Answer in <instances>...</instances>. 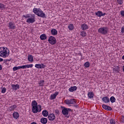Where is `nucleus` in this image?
<instances>
[{"mask_svg": "<svg viewBox=\"0 0 124 124\" xmlns=\"http://www.w3.org/2000/svg\"><path fill=\"white\" fill-rule=\"evenodd\" d=\"M31 105L32 107V112H33V113H34V114H36L37 112H41V105H39L38 107L37 102H36V101L35 100L32 101Z\"/></svg>", "mask_w": 124, "mask_h": 124, "instance_id": "f257e3e1", "label": "nucleus"}, {"mask_svg": "<svg viewBox=\"0 0 124 124\" xmlns=\"http://www.w3.org/2000/svg\"><path fill=\"white\" fill-rule=\"evenodd\" d=\"M33 12L38 16V17H41V18H46V15L44 13L41 9L38 8H34L33 9Z\"/></svg>", "mask_w": 124, "mask_h": 124, "instance_id": "f03ea898", "label": "nucleus"}, {"mask_svg": "<svg viewBox=\"0 0 124 124\" xmlns=\"http://www.w3.org/2000/svg\"><path fill=\"white\" fill-rule=\"evenodd\" d=\"M9 56V50L7 47H0V57L2 58H7Z\"/></svg>", "mask_w": 124, "mask_h": 124, "instance_id": "7ed1b4c3", "label": "nucleus"}, {"mask_svg": "<svg viewBox=\"0 0 124 124\" xmlns=\"http://www.w3.org/2000/svg\"><path fill=\"white\" fill-rule=\"evenodd\" d=\"M109 31V28L107 27H101L98 29V32L101 34H107Z\"/></svg>", "mask_w": 124, "mask_h": 124, "instance_id": "20e7f679", "label": "nucleus"}, {"mask_svg": "<svg viewBox=\"0 0 124 124\" xmlns=\"http://www.w3.org/2000/svg\"><path fill=\"white\" fill-rule=\"evenodd\" d=\"M61 108H62L63 109H62V114L64 115H68L69 112H71V108H66L64 107H61Z\"/></svg>", "mask_w": 124, "mask_h": 124, "instance_id": "39448f33", "label": "nucleus"}, {"mask_svg": "<svg viewBox=\"0 0 124 124\" xmlns=\"http://www.w3.org/2000/svg\"><path fill=\"white\" fill-rule=\"evenodd\" d=\"M48 41L51 45H55L57 43V40L54 36H50L48 38Z\"/></svg>", "mask_w": 124, "mask_h": 124, "instance_id": "423d86ee", "label": "nucleus"}, {"mask_svg": "<svg viewBox=\"0 0 124 124\" xmlns=\"http://www.w3.org/2000/svg\"><path fill=\"white\" fill-rule=\"evenodd\" d=\"M64 102L67 105H69V104H76L75 99H71L70 100L67 99L64 101Z\"/></svg>", "mask_w": 124, "mask_h": 124, "instance_id": "0eeeda50", "label": "nucleus"}, {"mask_svg": "<svg viewBox=\"0 0 124 124\" xmlns=\"http://www.w3.org/2000/svg\"><path fill=\"white\" fill-rule=\"evenodd\" d=\"M48 118L49 121H54L56 119V116L54 113H50L48 116Z\"/></svg>", "mask_w": 124, "mask_h": 124, "instance_id": "6e6552de", "label": "nucleus"}, {"mask_svg": "<svg viewBox=\"0 0 124 124\" xmlns=\"http://www.w3.org/2000/svg\"><path fill=\"white\" fill-rule=\"evenodd\" d=\"M106 14L102 13V12L100 11H98L97 12L95 13V16H97V17H102V16H105Z\"/></svg>", "mask_w": 124, "mask_h": 124, "instance_id": "1a4fd4ad", "label": "nucleus"}, {"mask_svg": "<svg viewBox=\"0 0 124 124\" xmlns=\"http://www.w3.org/2000/svg\"><path fill=\"white\" fill-rule=\"evenodd\" d=\"M8 27L11 30H15L16 26H15V24H14V22H11L9 23Z\"/></svg>", "mask_w": 124, "mask_h": 124, "instance_id": "9d476101", "label": "nucleus"}, {"mask_svg": "<svg viewBox=\"0 0 124 124\" xmlns=\"http://www.w3.org/2000/svg\"><path fill=\"white\" fill-rule=\"evenodd\" d=\"M11 87L14 91H17L18 89H20V85L19 84H12Z\"/></svg>", "mask_w": 124, "mask_h": 124, "instance_id": "9b49d317", "label": "nucleus"}, {"mask_svg": "<svg viewBox=\"0 0 124 124\" xmlns=\"http://www.w3.org/2000/svg\"><path fill=\"white\" fill-rule=\"evenodd\" d=\"M102 100L105 102V103H108L110 102V99L107 96H104L102 98Z\"/></svg>", "mask_w": 124, "mask_h": 124, "instance_id": "f8f14e48", "label": "nucleus"}, {"mask_svg": "<svg viewBox=\"0 0 124 124\" xmlns=\"http://www.w3.org/2000/svg\"><path fill=\"white\" fill-rule=\"evenodd\" d=\"M102 107L103 109H105V110H107V111H111L112 110V108H111L109 106H108L106 105H103Z\"/></svg>", "mask_w": 124, "mask_h": 124, "instance_id": "ddd939ff", "label": "nucleus"}, {"mask_svg": "<svg viewBox=\"0 0 124 124\" xmlns=\"http://www.w3.org/2000/svg\"><path fill=\"white\" fill-rule=\"evenodd\" d=\"M81 29L82 31H86L89 29V27L87 26L86 23L81 24Z\"/></svg>", "mask_w": 124, "mask_h": 124, "instance_id": "4468645a", "label": "nucleus"}, {"mask_svg": "<svg viewBox=\"0 0 124 124\" xmlns=\"http://www.w3.org/2000/svg\"><path fill=\"white\" fill-rule=\"evenodd\" d=\"M26 22L29 23V24H33L35 22V19L32 18H28Z\"/></svg>", "mask_w": 124, "mask_h": 124, "instance_id": "2eb2a0df", "label": "nucleus"}, {"mask_svg": "<svg viewBox=\"0 0 124 124\" xmlns=\"http://www.w3.org/2000/svg\"><path fill=\"white\" fill-rule=\"evenodd\" d=\"M58 94H59V92H56L54 94H51L50 96V99H51V100H53V99H55L57 97V95H58Z\"/></svg>", "mask_w": 124, "mask_h": 124, "instance_id": "dca6fc26", "label": "nucleus"}, {"mask_svg": "<svg viewBox=\"0 0 124 124\" xmlns=\"http://www.w3.org/2000/svg\"><path fill=\"white\" fill-rule=\"evenodd\" d=\"M41 124H46L48 122V120L46 118H42L40 120Z\"/></svg>", "mask_w": 124, "mask_h": 124, "instance_id": "f3484780", "label": "nucleus"}, {"mask_svg": "<svg viewBox=\"0 0 124 124\" xmlns=\"http://www.w3.org/2000/svg\"><path fill=\"white\" fill-rule=\"evenodd\" d=\"M77 90V87L75 86H72L69 89V92L71 93H73V92H75Z\"/></svg>", "mask_w": 124, "mask_h": 124, "instance_id": "a211bd4d", "label": "nucleus"}, {"mask_svg": "<svg viewBox=\"0 0 124 124\" xmlns=\"http://www.w3.org/2000/svg\"><path fill=\"white\" fill-rule=\"evenodd\" d=\"M16 108H17V106L14 105L12 106L9 108V111H10V112L14 111V110H15V109H16Z\"/></svg>", "mask_w": 124, "mask_h": 124, "instance_id": "6ab92c4d", "label": "nucleus"}, {"mask_svg": "<svg viewBox=\"0 0 124 124\" xmlns=\"http://www.w3.org/2000/svg\"><path fill=\"white\" fill-rule=\"evenodd\" d=\"M51 33L52 35H57V34H58V31L56 29H53L51 31Z\"/></svg>", "mask_w": 124, "mask_h": 124, "instance_id": "aec40b11", "label": "nucleus"}, {"mask_svg": "<svg viewBox=\"0 0 124 124\" xmlns=\"http://www.w3.org/2000/svg\"><path fill=\"white\" fill-rule=\"evenodd\" d=\"M40 38L41 40H45L47 39V36L45 34H42L40 35Z\"/></svg>", "mask_w": 124, "mask_h": 124, "instance_id": "412c9836", "label": "nucleus"}, {"mask_svg": "<svg viewBox=\"0 0 124 124\" xmlns=\"http://www.w3.org/2000/svg\"><path fill=\"white\" fill-rule=\"evenodd\" d=\"M42 115L44 116V117H48L49 113L46 110H44L42 112Z\"/></svg>", "mask_w": 124, "mask_h": 124, "instance_id": "4be33fe9", "label": "nucleus"}, {"mask_svg": "<svg viewBox=\"0 0 124 124\" xmlns=\"http://www.w3.org/2000/svg\"><path fill=\"white\" fill-rule=\"evenodd\" d=\"M19 113L18 112H14L13 113V117L15 119H18L19 118Z\"/></svg>", "mask_w": 124, "mask_h": 124, "instance_id": "5701e85b", "label": "nucleus"}, {"mask_svg": "<svg viewBox=\"0 0 124 124\" xmlns=\"http://www.w3.org/2000/svg\"><path fill=\"white\" fill-rule=\"evenodd\" d=\"M88 95L89 98H93V95L94 94H93V92H89Z\"/></svg>", "mask_w": 124, "mask_h": 124, "instance_id": "b1692460", "label": "nucleus"}, {"mask_svg": "<svg viewBox=\"0 0 124 124\" xmlns=\"http://www.w3.org/2000/svg\"><path fill=\"white\" fill-rule=\"evenodd\" d=\"M84 65L86 68H88V67H90L91 64L90 62H87L84 63Z\"/></svg>", "mask_w": 124, "mask_h": 124, "instance_id": "393cba45", "label": "nucleus"}, {"mask_svg": "<svg viewBox=\"0 0 124 124\" xmlns=\"http://www.w3.org/2000/svg\"><path fill=\"white\" fill-rule=\"evenodd\" d=\"M110 101L111 103H114V102H115L116 101V98H115V97L112 96L110 98Z\"/></svg>", "mask_w": 124, "mask_h": 124, "instance_id": "a878e982", "label": "nucleus"}, {"mask_svg": "<svg viewBox=\"0 0 124 124\" xmlns=\"http://www.w3.org/2000/svg\"><path fill=\"white\" fill-rule=\"evenodd\" d=\"M80 35L82 36V37H85L87 35V32L86 31H82L80 32Z\"/></svg>", "mask_w": 124, "mask_h": 124, "instance_id": "bb28decb", "label": "nucleus"}, {"mask_svg": "<svg viewBox=\"0 0 124 124\" xmlns=\"http://www.w3.org/2000/svg\"><path fill=\"white\" fill-rule=\"evenodd\" d=\"M28 61H29V62H33V57L32 55L28 56Z\"/></svg>", "mask_w": 124, "mask_h": 124, "instance_id": "cd10ccee", "label": "nucleus"}, {"mask_svg": "<svg viewBox=\"0 0 124 124\" xmlns=\"http://www.w3.org/2000/svg\"><path fill=\"white\" fill-rule=\"evenodd\" d=\"M0 9L3 10V9H5V5L0 3Z\"/></svg>", "mask_w": 124, "mask_h": 124, "instance_id": "c85d7f7f", "label": "nucleus"}, {"mask_svg": "<svg viewBox=\"0 0 124 124\" xmlns=\"http://www.w3.org/2000/svg\"><path fill=\"white\" fill-rule=\"evenodd\" d=\"M68 29L70 31H73V30L74 29L73 24H70L68 26Z\"/></svg>", "mask_w": 124, "mask_h": 124, "instance_id": "c756f323", "label": "nucleus"}, {"mask_svg": "<svg viewBox=\"0 0 124 124\" xmlns=\"http://www.w3.org/2000/svg\"><path fill=\"white\" fill-rule=\"evenodd\" d=\"M1 90V93H5V92H6V88L5 87H1L0 88Z\"/></svg>", "mask_w": 124, "mask_h": 124, "instance_id": "7c9ffc66", "label": "nucleus"}, {"mask_svg": "<svg viewBox=\"0 0 124 124\" xmlns=\"http://www.w3.org/2000/svg\"><path fill=\"white\" fill-rule=\"evenodd\" d=\"M18 69H21V66H15L13 67V71H16V70H18Z\"/></svg>", "mask_w": 124, "mask_h": 124, "instance_id": "2f4dec72", "label": "nucleus"}, {"mask_svg": "<svg viewBox=\"0 0 124 124\" xmlns=\"http://www.w3.org/2000/svg\"><path fill=\"white\" fill-rule=\"evenodd\" d=\"M119 69H120V67L117 66L116 68L113 69V71L115 72H119Z\"/></svg>", "mask_w": 124, "mask_h": 124, "instance_id": "473e14b6", "label": "nucleus"}, {"mask_svg": "<svg viewBox=\"0 0 124 124\" xmlns=\"http://www.w3.org/2000/svg\"><path fill=\"white\" fill-rule=\"evenodd\" d=\"M35 67L38 69H41V65L40 64H36L35 65Z\"/></svg>", "mask_w": 124, "mask_h": 124, "instance_id": "72a5a7b5", "label": "nucleus"}, {"mask_svg": "<svg viewBox=\"0 0 124 124\" xmlns=\"http://www.w3.org/2000/svg\"><path fill=\"white\" fill-rule=\"evenodd\" d=\"M117 2L118 4H120V5H122L123 3H124V0H117Z\"/></svg>", "mask_w": 124, "mask_h": 124, "instance_id": "f704fd0d", "label": "nucleus"}, {"mask_svg": "<svg viewBox=\"0 0 124 124\" xmlns=\"http://www.w3.org/2000/svg\"><path fill=\"white\" fill-rule=\"evenodd\" d=\"M44 84V80H40L39 82L40 86H42Z\"/></svg>", "mask_w": 124, "mask_h": 124, "instance_id": "c9c22d12", "label": "nucleus"}, {"mask_svg": "<svg viewBox=\"0 0 124 124\" xmlns=\"http://www.w3.org/2000/svg\"><path fill=\"white\" fill-rule=\"evenodd\" d=\"M20 68H22V69H25V68H28L27 64L22 65V66H20Z\"/></svg>", "mask_w": 124, "mask_h": 124, "instance_id": "e433bc0d", "label": "nucleus"}, {"mask_svg": "<svg viewBox=\"0 0 124 124\" xmlns=\"http://www.w3.org/2000/svg\"><path fill=\"white\" fill-rule=\"evenodd\" d=\"M110 124H116V122L114 120L111 119L110 120Z\"/></svg>", "mask_w": 124, "mask_h": 124, "instance_id": "4c0bfd02", "label": "nucleus"}, {"mask_svg": "<svg viewBox=\"0 0 124 124\" xmlns=\"http://www.w3.org/2000/svg\"><path fill=\"white\" fill-rule=\"evenodd\" d=\"M55 113L59 115H60V110H59L58 109H56L55 110Z\"/></svg>", "mask_w": 124, "mask_h": 124, "instance_id": "58836bf2", "label": "nucleus"}, {"mask_svg": "<svg viewBox=\"0 0 124 124\" xmlns=\"http://www.w3.org/2000/svg\"><path fill=\"white\" fill-rule=\"evenodd\" d=\"M30 17H31V16H30V15H27L26 16H25V15H23V18H30Z\"/></svg>", "mask_w": 124, "mask_h": 124, "instance_id": "ea45409f", "label": "nucleus"}, {"mask_svg": "<svg viewBox=\"0 0 124 124\" xmlns=\"http://www.w3.org/2000/svg\"><path fill=\"white\" fill-rule=\"evenodd\" d=\"M41 68H45L46 67V65H44L43 63L40 64Z\"/></svg>", "mask_w": 124, "mask_h": 124, "instance_id": "a19ab883", "label": "nucleus"}, {"mask_svg": "<svg viewBox=\"0 0 124 124\" xmlns=\"http://www.w3.org/2000/svg\"><path fill=\"white\" fill-rule=\"evenodd\" d=\"M27 68H30V67H32L33 66V64H27Z\"/></svg>", "mask_w": 124, "mask_h": 124, "instance_id": "79ce46f5", "label": "nucleus"}, {"mask_svg": "<svg viewBox=\"0 0 124 124\" xmlns=\"http://www.w3.org/2000/svg\"><path fill=\"white\" fill-rule=\"evenodd\" d=\"M121 15L122 16V17H124V11H121L120 12Z\"/></svg>", "mask_w": 124, "mask_h": 124, "instance_id": "37998d69", "label": "nucleus"}, {"mask_svg": "<svg viewBox=\"0 0 124 124\" xmlns=\"http://www.w3.org/2000/svg\"><path fill=\"white\" fill-rule=\"evenodd\" d=\"M121 32L122 33H124V26L122 27V29H121Z\"/></svg>", "mask_w": 124, "mask_h": 124, "instance_id": "c03bdc74", "label": "nucleus"}, {"mask_svg": "<svg viewBox=\"0 0 124 124\" xmlns=\"http://www.w3.org/2000/svg\"><path fill=\"white\" fill-rule=\"evenodd\" d=\"M74 107H75L76 108H78V107H78V105H74Z\"/></svg>", "mask_w": 124, "mask_h": 124, "instance_id": "a18cd8bd", "label": "nucleus"}, {"mask_svg": "<svg viewBox=\"0 0 124 124\" xmlns=\"http://www.w3.org/2000/svg\"><path fill=\"white\" fill-rule=\"evenodd\" d=\"M3 62V59L1 58H0V62Z\"/></svg>", "mask_w": 124, "mask_h": 124, "instance_id": "49530a36", "label": "nucleus"}, {"mask_svg": "<svg viewBox=\"0 0 124 124\" xmlns=\"http://www.w3.org/2000/svg\"><path fill=\"white\" fill-rule=\"evenodd\" d=\"M31 124H37V123H36L35 122H33Z\"/></svg>", "mask_w": 124, "mask_h": 124, "instance_id": "de8ad7c7", "label": "nucleus"}, {"mask_svg": "<svg viewBox=\"0 0 124 124\" xmlns=\"http://www.w3.org/2000/svg\"><path fill=\"white\" fill-rule=\"evenodd\" d=\"M2 69V66L0 64V70H1Z\"/></svg>", "mask_w": 124, "mask_h": 124, "instance_id": "09e8293b", "label": "nucleus"}, {"mask_svg": "<svg viewBox=\"0 0 124 124\" xmlns=\"http://www.w3.org/2000/svg\"><path fill=\"white\" fill-rule=\"evenodd\" d=\"M122 60H124V55L122 57Z\"/></svg>", "mask_w": 124, "mask_h": 124, "instance_id": "8fccbe9b", "label": "nucleus"}, {"mask_svg": "<svg viewBox=\"0 0 124 124\" xmlns=\"http://www.w3.org/2000/svg\"><path fill=\"white\" fill-rule=\"evenodd\" d=\"M123 71L124 72V66H123Z\"/></svg>", "mask_w": 124, "mask_h": 124, "instance_id": "3c124183", "label": "nucleus"}, {"mask_svg": "<svg viewBox=\"0 0 124 124\" xmlns=\"http://www.w3.org/2000/svg\"><path fill=\"white\" fill-rule=\"evenodd\" d=\"M6 62H8V60H6Z\"/></svg>", "mask_w": 124, "mask_h": 124, "instance_id": "603ef678", "label": "nucleus"}]
</instances>
